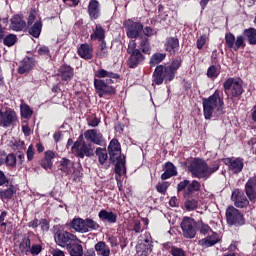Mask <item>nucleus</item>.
Listing matches in <instances>:
<instances>
[{
    "mask_svg": "<svg viewBox=\"0 0 256 256\" xmlns=\"http://www.w3.org/2000/svg\"><path fill=\"white\" fill-rule=\"evenodd\" d=\"M84 138L89 143H93L94 145H100L103 147L107 143L103 134L97 129H89L84 132Z\"/></svg>",
    "mask_w": 256,
    "mask_h": 256,
    "instance_id": "18",
    "label": "nucleus"
},
{
    "mask_svg": "<svg viewBox=\"0 0 256 256\" xmlns=\"http://www.w3.org/2000/svg\"><path fill=\"white\" fill-rule=\"evenodd\" d=\"M182 65L183 59L181 56H178L174 58L168 65L160 64L156 66L152 74V83L154 85H163L164 82L165 85L171 83V81L175 79L177 71L181 69Z\"/></svg>",
    "mask_w": 256,
    "mask_h": 256,
    "instance_id": "2",
    "label": "nucleus"
},
{
    "mask_svg": "<svg viewBox=\"0 0 256 256\" xmlns=\"http://www.w3.org/2000/svg\"><path fill=\"white\" fill-rule=\"evenodd\" d=\"M225 47H228V49H234V51H239L242 47V49H245V37L242 35H239L235 39V35L231 32H228L225 34Z\"/></svg>",
    "mask_w": 256,
    "mask_h": 256,
    "instance_id": "16",
    "label": "nucleus"
},
{
    "mask_svg": "<svg viewBox=\"0 0 256 256\" xmlns=\"http://www.w3.org/2000/svg\"><path fill=\"white\" fill-rule=\"evenodd\" d=\"M108 161L114 165L115 180L119 191H123V175H127L125 156L121 155V143L117 138L112 139L107 147Z\"/></svg>",
    "mask_w": 256,
    "mask_h": 256,
    "instance_id": "1",
    "label": "nucleus"
},
{
    "mask_svg": "<svg viewBox=\"0 0 256 256\" xmlns=\"http://www.w3.org/2000/svg\"><path fill=\"white\" fill-rule=\"evenodd\" d=\"M10 27L12 31H23L27 28V22L23 18L22 14H14L10 19Z\"/></svg>",
    "mask_w": 256,
    "mask_h": 256,
    "instance_id": "25",
    "label": "nucleus"
},
{
    "mask_svg": "<svg viewBox=\"0 0 256 256\" xmlns=\"http://www.w3.org/2000/svg\"><path fill=\"white\" fill-rule=\"evenodd\" d=\"M180 227L184 239H195V235H197V221L195 219L185 216Z\"/></svg>",
    "mask_w": 256,
    "mask_h": 256,
    "instance_id": "12",
    "label": "nucleus"
},
{
    "mask_svg": "<svg viewBox=\"0 0 256 256\" xmlns=\"http://www.w3.org/2000/svg\"><path fill=\"white\" fill-rule=\"evenodd\" d=\"M219 241H221V239H219V234H217V232H212L211 235L199 240L198 245H200V247H204V249H207L217 245Z\"/></svg>",
    "mask_w": 256,
    "mask_h": 256,
    "instance_id": "27",
    "label": "nucleus"
},
{
    "mask_svg": "<svg viewBox=\"0 0 256 256\" xmlns=\"http://www.w3.org/2000/svg\"><path fill=\"white\" fill-rule=\"evenodd\" d=\"M244 191L249 201H256V174L248 179V181L245 184Z\"/></svg>",
    "mask_w": 256,
    "mask_h": 256,
    "instance_id": "24",
    "label": "nucleus"
},
{
    "mask_svg": "<svg viewBox=\"0 0 256 256\" xmlns=\"http://www.w3.org/2000/svg\"><path fill=\"white\" fill-rule=\"evenodd\" d=\"M222 162L228 167V171H231L233 175H239V173H241V171H243V168L245 167V163L243 162V158L241 157L223 158Z\"/></svg>",
    "mask_w": 256,
    "mask_h": 256,
    "instance_id": "17",
    "label": "nucleus"
},
{
    "mask_svg": "<svg viewBox=\"0 0 256 256\" xmlns=\"http://www.w3.org/2000/svg\"><path fill=\"white\" fill-rule=\"evenodd\" d=\"M140 40V51L144 55H151V42L149 41V38L147 36H141L138 38Z\"/></svg>",
    "mask_w": 256,
    "mask_h": 256,
    "instance_id": "36",
    "label": "nucleus"
},
{
    "mask_svg": "<svg viewBox=\"0 0 256 256\" xmlns=\"http://www.w3.org/2000/svg\"><path fill=\"white\" fill-rule=\"evenodd\" d=\"M126 35L128 39H139V37L143 36V23L140 21H133L129 19L125 23Z\"/></svg>",
    "mask_w": 256,
    "mask_h": 256,
    "instance_id": "15",
    "label": "nucleus"
},
{
    "mask_svg": "<svg viewBox=\"0 0 256 256\" xmlns=\"http://www.w3.org/2000/svg\"><path fill=\"white\" fill-rule=\"evenodd\" d=\"M226 223L234 227L245 225V216L234 206H229L225 212Z\"/></svg>",
    "mask_w": 256,
    "mask_h": 256,
    "instance_id": "10",
    "label": "nucleus"
},
{
    "mask_svg": "<svg viewBox=\"0 0 256 256\" xmlns=\"http://www.w3.org/2000/svg\"><path fill=\"white\" fill-rule=\"evenodd\" d=\"M164 49L170 55H176L179 51V38L177 37H167L164 43Z\"/></svg>",
    "mask_w": 256,
    "mask_h": 256,
    "instance_id": "26",
    "label": "nucleus"
},
{
    "mask_svg": "<svg viewBox=\"0 0 256 256\" xmlns=\"http://www.w3.org/2000/svg\"><path fill=\"white\" fill-rule=\"evenodd\" d=\"M207 41H209V35L207 34H202L200 37L197 38L196 40V47L201 51L203 47L207 44Z\"/></svg>",
    "mask_w": 256,
    "mask_h": 256,
    "instance_id": "48",
    "label": "nucleus"
},
{
    "mask_svg": "<svg viewBox=\"0 0 256 256\" xmlns=\"http://www.w3.org/2000/svg\"><path fill=\"white\" fill-rule=\"evenodd\" d=\"M77 53L81 59L89 61L93 59V46L88 43L81 44L80 47H78Z\"/></svg>",
    "mask_w": 256,
    "mask_h": 256,
    "instance_id": "28",
    "label": "nucleus"
},
{
    "mask_svg": "<svg viewBox=\"0 0 256 256\" xmlns=\"http://www.w3.org/2000/svg\"><path fill=\"white\" fill-rule=\"evenodd\" d=\"M37 53L40 57H49V55H51V50H49L47 46H41L38 48Z\"/></svg>",
    "mask_w": 256,
    "mask_h": 256,
    "instance_id": "58",
    "label": "nucleus"
},
{
    "mask_svg": "<svg viewBox=\"0 0 256 256\" xmlns=\"http://www.w3.org/2000/svg\"><path fill=\"white\" fill-rule=\"evenodd\" d=\"M12 149L14 151H25V142L21 140H15V142L12 144Z\"/></svg>",
    "mask_w": 256,
    "mask_h": 256,
    "instance_id": "53",
    "label": "nucleus"
},
{
    "mask_svg": "<svg viewBox=\"0 0 256 256\" xmlns=\"http://www.w3.org/2000/svg\"><path fill=\"white\" fill-rule=\"evenodd\" d=\"M58 77H60L63 83H69L75 77V68L69 64H62L58 68Z\"/></svg>",
    "mask_w": 256,
    "mask_h": 256,
    "instance_id": "20",
    "label": "nucleus"
},
{
    "mask_svg": "<svg viewBox=\"0 0 256 256\" xmlns=\"http://www.w3.org/2000/svg\"><path fill=\"white\" fill-rule=\"evenodd\" d=\"M72 151L79 159H85V157H93V155H95L93 149H91V145L87 143L81 144V146L78 147L72 146Z\"/></svg>",
    "mask_w": 256,
    "mask_h": 256,
    "instance_id": "23",
    "label": "nucleus"
},
{
    "mask_svg": "<svg viewBox=\"0 0 256 256\" xmlns=\"http://www.w3.org/2000/svg\"><path fill=\"white\" fill-rule=\"evenodd\" d=\"M127 54L129 55L127 60L129 69H137V67L145 63V54L141 52V49L137 48L136 42L128 44Z\"/></svg>",
    "mask_w": 256,
    "mask_h": 256,
    "instance_id": "6",
    "label": "nucleus"
},
{
    "mask_svg": "<svg viewBox=\"0 0 256 256\" xmlns=\"http://www.w3.org/2000/svg\"><path fill=\"white\" fill-rule=\"evenodd\" d=\"M35 237L33 231H28L22 235V238L19 241V251L22 255H29V249H31V239Z\"/></svg>",
    "mask_w": 256,
    "mask_h": 256,
    "instance_id": "22",
    "label": "nucleus"
},
{
    "mask_svg": "<svg viewBox=\"0 0 256 256\" xmlns=\"http://www.w3.org/2000/svg\"><path fill=\"white\" fill-rule=\"evenodd\" d=\"M169 182H159L156 185V191L157 193H160L161 195H165L167 193V189H169Z\"/></svg>",
    "mask_w": 256,
    "mask_h": 256,
    "instance_id": "51",
    "label": "nucleus"
},
{
    "mask_svg": "<svg viewBox=\"0 0 256 256\" xmlns=\"http://www.w3.org/2000/svg\"><path fill=\"white\" fill-rule=\"evenodd\" d=\"M95 79H121V75L115 72H109L103 68L94 71Z\"/></svg>",
    "mask_w": 256,
    "mask_h": 256,
    "instance_id": "32",
    "label": "nucleus"
},
{
    "mask_svg": "<svg viewBox=\"0 0 256 256\" xmlns=\"http://www.w3.org/2000/svg\"><path fill=\"white\" fill-rule=\"evenodd\" d=\"M100 221L110 223L111 225L117 223V214L113 211H107L105 209L100 210L98 213Z\"/></svg>",
    "mask_w": 256,
    "mask_h": 256,
    "instance_id": "30",
    "label": "nucleus"
},
{
    "mask_svg": "<svg viewBox=\"0 0 256 256\" xmlns=\"http://www.w3.org/2000/svg\"><path fill=\"white\" fill-rule=\"evenodd\" d=\"M133 231L135 233H143V228H141V222L140 221H135L133 225Z\"/></svg>",
    "mask_w": 256,
    "mask_h": 256,
    "instance_id": "64",
    "label": "nucleus"
},
{
    "mask_svg": "<svg viewBox=\"0 0 256 256\" xmlns=\"http://www.w3.org/2000/svg\"><path fill=\"white\" fill-rule=\"evenodd\" d=\"M113 79H97L94 78V89L98 97H111L117 94V88L113 86Z\"/></svg>",
    "mask_w": 256,
    "mask_h": 256,
    "instance_id": "8",
    "label": "nucleus"
},
{
    "mask_svg": "<svg viewBox=\"0 0 256 256\" xmlns=\"http://www.w3.org/2000/svg\"><path fill=\"white\" fill-rule=\"evenodd\" d=\"M231 199L234 201V205L238 209H245L249 207V200L247 199V196H245V193L241 192L239 189L232 192Z\"/></svg>",
    "mask_w": 256,
    "mask_h": 256,
    "instance_id": "21",
    "label": "nucleus"
},
{
    "mask_svg": "<svg viewBox=\"0 0 256 256\" xmlns=\"http://www.w3.org/2000/svg\"><path fill=\"white\" fill-rule=\"evenodd\" d=\"M167 57V54L165 53H154L150 58V66L155 67V65H159V63H163L165 61V58Z\"/></svg>",
    "mask_w": 256,
    "mask_h": 256,
    "instance_id": "41",
    "label": "nucleus"
},
{
    "mask_svg": "<svg viewBox=\"0 0 256 256\" xmlns=\"http://www.w3.org/2000/svg\"><path fill=\"white\" fill-rule=\"evenodd\" d=\"M42 251H43V246H41V244H33L32 246H30L28 253H30L33 256H37Z\"/></svg>",
    "mask_w": 256,
    "mask_h": 256,
    "instance_id": "52",
    "label": "nucleus"
},
{
    "mask_svg": "<svg viewBox=\"0 0 256 256\" xmlns=\"http://www.w3.org/2000/svg\"><path fill=\"white\" fill-rule=\"evenodd\" d=\"M181 191H184V199H189L193 193L201 191V182H198L197 180H192L191 182L185 179L177 185V192L181 193Z\"/></svg>",
    "mask_w": 256,
    "mask_h": 256,
    "instance_id": "11",
    "label": "nucleus"
},
{
    "mask_svg": "<svg viewBox=\"0 0 256 256\" xmlns=\"http://www.w3.org/2000/svg\"><path fill=\"white\" fill-rule=\"evenodd\" d=\"M188 171L193 178L205 180V175H207V161L199 157L194 158L188 166Z\"/></svg>",
    "mask_w": 256,
    "mask_h": 256,
    "instance_id": "9",
    "label": "nucleus"
},
{
    "mask_svg": "<svg viewBox=\"0 0 256 256\" xmlns=\"http://www.w3.org/2000/svg\"><path fill=\"white\" fill-rule=\"evenodd\" d=\"M42 30H43V21L38 20L34 24L30 25L28 29V33L35 39H39V37L41 36Z\"/></svg>",
    "mask_w": 256,
    "mask_h": 256,
    "instance_id": "34",
    "label": "nucleus"
},
{
    "mask_svg": "<svg viewBox=\"0 0 256 256\" xmlns=\"http://www.w3.org/2000/svg\"><path fill=\"white\" fill-rule=\"evenodd\" d=\"M223 89L227 99H230L234 105H237L241 101V96L245 93L243 81L233 77L227 78L224 81Z\"/></svg>",
    "mask_w": 256,
    "mask_h": 256,
    "instance_id": "3",
    "label": "nucleus"
},
{
    "mask_svg": "<svg viewBox=\"0 0 256 256\" xmlns=\"http://www.w3.org/2000/svg\"><path fill=\"white\" fill-rule=\"evenodd\" d=\"M73 167V162L69 160V158H62L60 160V171L65 173L66 175H71V168Z\"/></svg>",
    "mask_w": 256,
    "mask_h": 256,
    "instance_id": "40",
    "label": "nucleus"
},
{
    "mask_svg": "<svg viewBox=\"0 0 256 256\" xmlns=\"http://www.w3.org/2000/svg\"><path fill=\"white\" fill-rule=\"evenodd\" d=\"M171 255L172 256H186L185 255V250H183L179 247L173 248Z\"/></svg>",
    "mask_w": 256,
    "mask_h": 256,
    "instance_id": "62",
    "label": "nucleus"
},
{
    "mask_svg": "<svg viewBox=\"0 0 256 256\" xmlns=\"http://www.w3.org/2000/svg\"><path fill=\"white\" fill-rule=\"evenodd\" d=\"M136 251L139 256H149V253L153 251V246H147L146 244L139 243L136 246Z\"/></svg>",
    "mask_w": 256,
    "mask_h": 256,
    "instance_id": "43",
    "label": "nucleus"
},
{
    "mask_svg": "<svg viewBox=\"0 0 256 256\" xmlns=\"http://www.w3.org/2000/svg\"><path fill=\"white\" fill-rule=\"evenodd\" d=\"M177 175V167L173 162H166L164 166V173L161 174L162 181H167V179H171V177H176Z\"/></svg>",
    "mask_w": 256,
    "mask_h": 256,
    "instance_id": "31",
    "label": "nucleus"
},
{
    "mask_svg": "<svg viewBox=\"0 0 256 256\" xmlns=\"http://www.w3.org/2000/svg\"><path fill=\"white\" fill-rule=\"evenodd\" d=\"M81 177H83V172L79 169H74L72 173V180L74 183H79V181H81Z\"/></svg>",
    "mask_w": 256,
    "mask_h": 256,
    "instance_id": "59",
    "label": "nucleus"
},
{
    "mask_svg": "<svg viewBox=\"0 0 256 256\" xmlns=\"http://www.w3.org/2000/svg\"><path fill=\"white\" fill-rule=\"evenodd\" d=\"M70 227L77 231V233H89V231L99 230L101 226L91 218H74L70 222Z\"/></svg>",
    "mask_w": 256,
    "mask_h": 256,
    "instance_id": "7",
    "label": "nucleus"
},
{
    "mask_svg": "<svg viewBox=\"0 0 256 256\" xmlns=\"http://www.w3.org/2000/svg\"><path fill=\"white\" fill-rule=\"evenodd\" d=\"M54 241L56 245H59V247H67L71 245V243H75V241H77V237L71 232L58 229L54 233Z\"/></svg>",
    "mask_w": 256,
    "mask_h": 256,
    "instance_id": "14",
    "label": "nucleus"
},
{
    "mask_svg": "<svg viewBox=\"0 0 256 256\" xmlns=\"http://www.w3.org/2000/svg\"><path fill=\"white\" fill-rule=\"evenodd\" d=\"M219 73H221L219 68L215 65H211L207 70V77L209 79H217V77H219Z\"/></svg>",
    "mask_w": 256,
    "mask_h": 256,
    "instance_id": "49",
    "label": "nucleus"
},
{
    "mask_svg": "<svg viewBox=\"0 0 256 256\" xmlns=\"http://www.w3.org/2000/svg\"><path fill=\"white\" fill-rule=\"evenodd\" d=\"M99 59H107L109 57V48L107 47V42H100V51L97 52Z\"/></svg>",
    "mask_w": 256,
    "mask_h": 256,
    "instance_id": "44",
    "label": "nucleus"
},
{
    "mask_svg": "<svg viewBox=\"0 0 256 256\" xmlns=\"http://www.w3.org/2000/svg\"><path fill=\"white\" fill-rule=\"evenodd\" d=\"M88 127H99V123H101V120L97 118L96 115L91 116L90 118H87Z\"/></svg>",
    "mask_w": 256,
    "mask_h": 256,
    "instance_id": "55",
    "label": "nucleus"
},
{
    "mask_svg": "<svg viewBox=\"0 0 256 256\" xmlns=\"http://www.w3.org/2000/svg\"><path fill=\"white\" fill-rule=\"evenodd\" d=\"M202 107L204 119L209 120L213 117V111L215 109H223L225 107V101L221 97V91L215 90V92L208 98H202Z\"/></svg>",
    "mask_w": 256,
    "mask_h": 256,
    "instance_id": "4",
    "label": "nucleus"
},
{
    "mask_svg": "<svg viewBox=\"0 0 256 256\" xmlns=\"http://www.w3.org/2000/svg\"><path fill=\"white\" fill-rule=\"evenodd\" d=\"M26 157L27 161H33V159H35V148L33 147V144L29 145L26 151Z\"/></svg>",
    "mask_w": 256,
    "mask_h": 256,
    "instance_id": "57",
    "label": "nucleus"
},
{
    "mask_svg": "<svg viewBox=\"0 0 256 256\" xmlns=\"http://www.w3.org/2000/svg\"><path fill=\"white\" fill-rule=\"evenodd\" d=\"M143 32V37H147V39H149V37H153V35H157V31H155V29L146 26L145 28H143L142 30Z\"/></svg>",
    "mask_w": 256,
    "mask_h": 256,
    "instance_id": "54",
    "label": "nucleus"
},
{
    "mask_svg": "<svg viewBox=\"0 0 256 256\" xmlns=\"http://www.w3.org/2000/svg\"><path fill=\"white\" fill-rule=\"evenodd\" d=\"M219 171V162H215L211 167H209V164H206V174H205V181L213 175V173H217Z\"/></svg>",
    "mask_w": 256,
    "mask_h": 256,
    "instance_id": "46",
    "label": "nucleus"
},
{
    "mask_svg": "<svg viewBox=\"0 0 256 256\" xmlns=\"http://www.w3.org/2000/svg\"><path fill=\"white\" fill-rule=\"evenodd\" d=\"M197 227H199V232L201 235H207L209 231H212L211 226L205 224L203 221L197 222Z\"/></svg>",
    "mask_w": 256,
    "mask_h": 256,
    "instance_id": "50",
    "label": "nucleus"
},
{
    "mask_svg": "<svg viewBox=\"0 0 256 256\" xmlns=\"http://www.w3.org/2000/svg\"><path fill=\"white\" fill-rule=\"evenodd\" d=\"M99 2L97 0H91L88 5V15L92 21H95L100 15Z\"/></svg>",
    "mask_w": 256,
    "mask_h": 256,
    "instance_id": "33",
    "label": "nucleus"
},
{
    "mask_svg": "<svg viewBox=\"0 0 256 256\" xmlns=\"http://www.w3.org/2000/svg\"><path fill=\"white\" fill-rule=\"evenodd\" d=\"M17 112L11 108H7L4 112L0 109V127L7 129L17 125Z\"/></svg>",
    "mask_w": 256,
    "mask_h": 256,
    "instance_id": "13",
    "label": "nucleus"
},
{
    "mask_svg": "<svg viewBox=\"0 0 256 256\" xmlns=\"http://www.w3.org/2000/svg\"><path fill=\"white\" fill-rule=\"evenodd\" d=\"M243 35L249 45H256V29L248 28L243 31Z\"/></svg>",
    "mask_w": 256,
    "mask_h": 256,
    "instance_id": "39",
    "label": "nucleus"
},
{
    "mask_svg": "<svg viewBox=\"0 0 256 256\" xmlns=\"http://www.w3.org/2000/svg\"><path fill=\"white\" fill-rule=\"evenodd\" d=\"M6 187L5 189H0V199L2 201H11L17 193V188L12 183L6 185Z\"/></svg>",
    "mask_w": 256,
    "mask_h": 256,
    "instance_id": "29",
    "label": "nucleus"
},
{
    "mask_svg": "<svg viewBox=\"0 0 256 256\" xmlns=\"http://www.w3.org/2000/svg\"><path fill=\"white\" fill-rule=\"evenodd\" d=\"M202 107L204 119L209 120L213 117V111L215 109H223L225 107V101L221 97V91L215 90V92L208 98H202Z\"/></svg>",
    "mask_w": 256,
    "mask_h": 256,
    "instance_id": "5",
    "label": "nucleus"
},
{
    "mask_svg": "<svg viewBox=\"0 0 256 256\" xmlns=\"http://www.w3.org/2000/svg\"><path fill=\"white\" fill-rule=\"evenodd\" d=\"M90 39L91 41H105V29H103V26L96 25L93 33L90 35Z\"/></svg>",
    "mask_w": 256,
    "mask_h": 256,
    "instance_id": "35",
    "label": "nucleus"
},
{
    "mask_svg": "<svg viewBox=\"0 0 256 256\" xmlns=\"http://www.w3.org/2000/svg\"><path fill=\"white\" fill-rule=\"evenodd\" d=\"M32 116L33 110L29 105L24 104L23 106H21V117H23V119H31Z\"/></svg>",
    "mask_w": 256,
    "mask_h": 256,
    "instance_id": "47",
    "label": "nucleus"
},
{
    "mask_svg": "<svg viewBox=\"0 0 256 256\" xmlns=\"http://www.w3.org/2000/svg\"><path fill=\"white\" fill-rule=\"evenodd\" d=\"M37 65V60L33 56H25L18 65L17 73L19 75H25V73H31L35 66Z\"/></svg>",
    "mask_w": 256,
    "mask_h": 256,
    "instance_id": "19",
    "label": "nucleus"
},
{
    "mask_svg": "<svg viewBox=\"0 0 256 256\" xmlns=\"http://www.w3.org/2000/svg\"><path fill=\"white\" fill-rule=\"evenodd\" d=\"M39 225L42 231H49V221L47 219H41Z\"/></svg>",
    "mask_w": 256,
    "mask_h": 256,
    "instance_id": "63",
    "label": "nucleus"
},
{
    "mask_svg": "<svg viewBox=\"0 0 256 256\" xmlns=\"http://www.w3.org/2000/svg\"><path fill=\"white\" fill-rule=\"evenodd\" d=\"M140 244L147 245L149 247H153V237H151V233L146 232L144 234L143 242H141Z\"/></svg>",
    "mask_w": 256,
    "mask_h": 256,
    "instance_id": "56",
    "label": "nucleus"
},
{
    "mask_svg": "<svg viewBox=\"0 0 256 256\" xmlns=\"http://www.w3.org/2000/svg\"><path fill=\"white\" fill-rule=\"evenodd\" d=\"M184 207L186 211H195L199 207V201L195 198H188L184 203Z\"/></svg>",
    "mask_w": 256,
    "mask_h": 256,
    "instance_id": "45",
    "label": "nucleus"
},
{
    "mask_svg": "<svg viewBox=\"0 0 256 256\" xmlns=\"http://www.w3.org/2000/svg\"><path fill=\"white\" fill-rule=\"evenodd\" d=\"M35 19H37V12L35 10H31L27 20V26L31 27L33 23H35Z\"/></svg>",
    "mask_w": 256,
    "mask_h": 256,
    "instance_id": "60",
    "label": "nucleus"
},
{
    "mask_svg": "<svg viewBox=\"0 0 256 256\" xmlns=\"http://www.w3.org/2000/svg\"><path fill=\"white\" fill-rule=\"evenodd\" d=\"M66 249L71 256H83V245L79 243L72 242L66 247Z\"/></svg>",
    "mask_w": 256,
    "mask_h": 256,
    "instance_id": "38",
    "label": "nucleus"
},
{
    "mask_svg": "<svg viewBox=\"0 0 256 256\" xmlns=\"http://www.w3.org/2000/svg\"><path fill=\"white\" fill-rule=\"evenodd\" d=\"M6 163L8 167H15L17 165V156L14 153H10L5 159L0 158V165Z\"/></svg>",
    "mask_w": 256,
    "mask_h": 256,
    "instance_id": "42",
    "label": "nucleus"
},
{
    "mask_svg": "<svg viewBox=\"0 0 256 256\" xmlns=\"http://www.w3.org/2000/svg\"><path fill=\"white\" fill-rule=\"evenodd\" d=\"M40 165L46 171H47V169H53V161L47 160L46 158H43L40 161Z\"/></svg>",
    "mask_w": 256,
    "mask_h": 256,
    "instance_id": "61",
    "label": "nucleus"
},
{
    "mask_svg": "<svg viewBox=\"0 0 256 256\" xmlns=\"http://www.w3.org/2000/svg\"><path fill=\"white\" fill-rule=\"evenodd\" d=\"M95 154L98 157V163L101 165H105L109 160V152L107 151V148L98 147L95 150Z\"/></svg>",
    "mask_w": 256,
    "mask_h": 256,
    "instance_id": "37",
    "label": "nucleus"
}]
</instances>
